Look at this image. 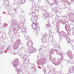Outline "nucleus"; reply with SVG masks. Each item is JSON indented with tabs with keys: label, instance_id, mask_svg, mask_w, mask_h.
<instances>
[{
	"label": "nucleus",
	"instance_id": "nucleus-1",
	"mask_svg": "<svg viewBox=\"0 0 74 74\" xmlns=\"http://www.w3.org/2000/svg\"><path fill=\"white\" fill-rule=\"evenodd\" d=\"M33 24L32 25V26L34 29H36V30H39V25L37 23H36V21H35L34 22H33Z\"/></svg>",
	"mask_w": 74,
	"mask_h": 74
},
{
	"label": "nucleus",
	"instance_id": "nucleus-12",
	"mask_svg": "<svg viewBox=\"0 0 74 74\" xmlns=\"http://www.w3.org/2000/svg\"><path fill=\"white\" fill-rule=\"evenodd\" d=\"M37 36V35H36V36Z\"/></svg>",
	"mask_w": 74,
	"mask_h": 74
},
{
	"label": "nucleus",
	"instance_id": "nucleus-10",
	"mask_svg": "<svg viewBox=\"0 0 74 74\" xmlns=\"http://www.w3.org/2000/svg\"><path fill=\"white\" fill-rule=\"evenodd\" d=\"M27 40H29V37H27Z\"/></svg>",
	"mask_w": 74,
	"mask_h": 74
},
{
	"label": "nucleus",
	"instance_id": "nucleus-11",
	"mask_svg": "<svg viewBox=\"0 0 74 74\" xmlns=\"http://www.w3.org/2000/svg\"><path fill=\"white\" fill-rule=\"evenodd\" d=\"M36 34H38V33H37Z\"/></svg>",
	"mask_w": 74,
	"mask_h": 74
},
{
	"label": "nucleus",
	"instance_id": "nucleus-7",
	"mask_svg": "<svg viewBox=\"0 0 74 74\" xmlns=\"http://www.w3.org/2000/svg\"><path fill=\"white\" fill-rule=\"evenodd\" d=\"M30 50L31 51V52H33V51L34 49H33V48L31 47L30 48Z\"/></svg>",
	"mask_w": 74,
	"mask_h": 74
},
{
	"label": "nucleus",
	"instance_id": "nucleus-8",
	"mask_svg": "<svg viewBox=\"0 0 74 74\" xmlns=\"http://www.w3.org/2000/svg\"><path fill=\"white\" fill-rule=\"evenodd\" d=\"M50 26H51V25L49 23L47 24L46 25L47 27H50Z\"/></svg>",
	"mask_w": 74,
	"mask_h": 74
},
{
	"label": "nucleus",
	"instance_id": "nucleus-9",
	"mask_svg": "<svg viewBox=\"0 0 74 74\" xmlns=\"http://www.w3.org/2000/svg\"><path fill=\"white\" fill-rule=\"evenodd\" d=\"M3 52L0 50V54H3Z\"/></svg>",
	"mask_w": 74,
	"mask_h": 74
},
{
	"label": "nucleus",
	"instance_id": "nucleus-6",
	"mask_svg": "<svg viewBox=\"0 0 74 74\" xmlns=\"http://www.w3.org/2000/svg\"><path fill=\"white\" fill-rule=\"evenodd\" d=\"M42 41L43 42H45L46 41V40H45V38H42Z\"/></svg>",
	"mask_w": 74,
	"mask_h": 74
},
{
	"label": "nucleus",
	"instance_id": "nucleus-3",
	"mask_svg": "<svg viewBox=\"0 0 74 74\" xmlns=\"http://www.w3.org/2000/svg\"><path fill=\"white\" fill-rule=\"evenodd\" d=\"M14 62L15 64H18V63H19V61L18 59V58H16L14 60Z\"/></svg>",
	"mask_w": 74,
	"mask_h": 74
},
{
	"label": "nucleus",
	"instance_id": "nucleus-4",
	"mask_svg": "<svg viewBox=\"0 0 74 74\" xmlns=\"http://www.w3.org/2000/svg\"><path fill=\"white\" fill-rule=\"evenodd\" d=\"M66 40L68 42H70V41H71V40H70V39L69 38V37L66 38Z\"/></svg>",
	"mask_w": 74,
	"mask_h": 74
},
{
	"label": "nucleus",
	"instance_id": "nucleus-2",
	"mask_svg": "<svg viewBox=\"0 0 74 74\" xmlns=\"http://www.w3.org/2000/svg\"><path fill=\"white\" fill-rule=\"evenodd\" d=\"M69 73H74V69L73 67H71L69 68V69L68 71Z\"/></svg>",
	"mask_w": 74,
	"mask_h": 74
},
{
	"label": "nucleus",
	"instance_id": "nucleus-5",
	"mask_svg": "<svg viewBox=\"0 0 74 74\" xmlns=\"http://www.w3.org/2000/svg\"><path fill=\"white\" fill-rule=\"evenodd\" d=\"M32 15L33 17L35 18V16H36V13L33 12L32 13Z\"/></svg>",
	"mask_w": 74,
	"mask_h": 74
}]
</instances>
